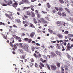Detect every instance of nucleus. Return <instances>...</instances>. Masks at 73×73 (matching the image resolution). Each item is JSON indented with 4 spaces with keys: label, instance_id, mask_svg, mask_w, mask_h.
Returning a JSON list of instances; mask_svg holds the SVG:
<instances>
[{
    "label": "nucleus",
    "instance_id": "1",
    "mask_svg": "<svg viewBox=\"0 0 73 73\" xmlns=\"http://www.w3.org/2000/svg\"><path fill=\"white\" fill-rule=\"evenodd\" d=\"M21 46L22 47H21V48H22L23 49L25 50L26 51H27L28 50V47H29V46L28 45L22 44Z\"/></svg>",
    "mask_w": 73,
    "mask_h": 73
},
{
    "label": "nucleus",
    "instance_id": "2",
    "mask_svg": "<svg viewBox=\"0 0 73 73\" xmlns=\"http://www.w3.org/2000/svg\"><path fill=\"white\" fill-rule=\"evenodd\" d=\"M4 1L5 2V3H6V4H4L3 3H1V4L3 6H7V5H10V3H9L8 1H6V0H4Z\"/></svg>",
    "mask_w": 73,
    "mask_h": 73
},
{
    "label": "nucleus",
    "instance_id": "3",
    "mask_svg": "<svg viewBox=\"0 0 73 73\" xmlns=\"http://www.w3.org/2000/svg\"><path fill=\"white\" fill-rule=\"evenodd\" d=\"M40 21L43 24H47V23H48V21H46L43 18H41Z\"/></svg>",
    "mask_w": 73,
    "mask_h": 73
},
{
    "label": "nucleus",
    "instance_id": "4",
    "mask_svg": "<svg viewBox=\"0 0 73 73\" xmlns=\"http://www.w3.org/2000/svg\"><path fill=\"white\" fill-rule=\"evenodd\" d=\"M25 3H28V4H30L31 2L29 1L28 0H22V2H21V4H24Z\"/></svg>",
    "mask_w": 73,
    "mask_h": 73
},
{
    "label": "nucleus",
    "instance_id": "5",
    "mask_svg": "<svg viewBox=\"0 0 73 73\" xmlns=\"http://www.w3.org/2000/svg\"><path fill=\"white\" fill-rule=\"evenodd\" d=\"M70 44L68 43L67 45V49L66 50H70V49H72V48L71 47V46H69Z\"/></svg>",
    "mask_w": 73,
    "mask_h": 73
},
{
    "label": "nucleus",
    "instance_id": "6",
    "mask_svg": "<svg viewBox=\"0 0 73 73\" xmlns=\"http://www.w3.org/2000/svg\"><path fill=\"white\" fill-rule=\"evenodd\" d=\"M50 53L51 54V57H54V56L56 57V56H57V55L53 52H51Z\"/></svg>",
    "mask_w": 73,
    "mask_h": 73
},
{
    "label": "nucleus",
    "instance_id": "7",
    "mask_svg": "<svg viewBox=\"0 0 73 73\" xmlns=\"http://www.w3.org/2000/svg\"><path fill=\"white\" fill-rule=\"evenodd\" d=\"M51 66L52 70H56L57 69L56 66L55 65H51Z\"/></svg>",
    "mask_w": 73,
    "mask_h": 73
},
{
    "label": "nucleus",
    "instance_id": "8",
    "mask_svg": "<svg viewBox=\"0 0 73 73\" xmlns=\"http://www.w3.org/2000/svg\"><path fill=\"white\" fill-rule=\"evenodd\" d=\"M56 23V24L58 26H60V27H61V26H62V24H61V22L59 21H57ZM60 28H62V27L61 26Z\"/></svg>",
    "mask_w": 73,
    "mask_h": 73
},
{
    "label": "nucleus",
    "instance_id": "9",
    "mask_svg": "<svg viewBox=\"0 0 73 73\" xmlns=\"http://www.w3.org/2000/svg\"><path fill=\"white\" fill-rule=\"evenodd\" d=\"M14 1L15 3H14L12 5L13 6V7H17V3L15 1V0H14Z\"/></svg>",
    "mask_w": 73,
    "mask_h": 73
},
{
    "label": "nucleus",
    "instance_id": "10",
    "mask_svg": "<svg viewBox=\"0 0 73 73\" xmlns=\"http://www.w3.org/2000/svg\"><path fill=\"white\" fill-rule=\"evenodd\" d=\"M35 35V33L32 32L30 34V36L31 38H33Z\"/></svg>",
    "mask_w": 73,
    "mask_h": 73
},
{
    "label": "nucleus",
    "instance_id": "11",
    "mask_svg": "<svg viewBox=\"0 0 73 73\" xmlns=\"http://www.w3.org/2000/svg\"><path fill=\"white\" fill-rule=\"evenodd\" d=\"M57 36L59 37V38L60 39H62V36L61 35L58 34L57 35Z\"/></svg>",
    "mask_w": 73,
    "mask_h": 73
},
{
    "label": "nucleus",
    "instance_id": "12",
    "mask_svg": "<svg viewBox=\"0 0 73 73\" xmlns=\"http://www.w3.org/2000/svg\"><path fill=\"white\" fill-rule=\"evenodd\" d=\"M26 13L28 16H31V12L30 11H27L26 12Z\"/></svg>",
    "mask_w": 73,
    "mask_h": 73
},
{
    "label": "nucleus",
    "instance_id": "13",
    "mask_svg": "<svg viewBox=\"0 0 73 73\" xmlns=\"http://www.w3.org/2000/svg\"><path fill=\"white\" fill-rule=\"evenodd\" d=\"M22 44L21 43H17V46H19L20 48H22V47L21 46H22Z\"/></svg>",
    "mask_w": 73,
    "mask_h": 73
},
{
    "label": "nucleus",
    "instance_id": "14",
    "mask_svg": "<svg viewBox=\"0 0 73 73\" xmlns=\"http://www.w3.org/2000/svg\"><path fill=\"white\" fill-rule=\"evenodd\" d=\"M64 68L65 70H69V67L66 65H64Z\"/></svg>",
    "mask_w": 73,
    "mask_h": 73
},
{
    "label": "nucleus",
    "instance_id": "15",
    "mask_svg": "<svg viewBox=\"0 0 73 73\" xmlns=\"http://www.w3.org/2000/svg\"><path fill=\"white\" fill-rule=\"evenodd\" d=\"M49 15H47V16L46 17H45V19H46L47 20H48V21H50V20H49Z\"/></svg>",
    "mask_w": 73,
    "mask_h": 73
},
{
    "label": "nucleus",
    "instance_id": "16",
    "mask_svg": "<svg viewBox=\"0 0 73 73\" xmlns=\"http://www.w3.org/2000/svg\"><path fill=\"white\" fill-rule=\"evenodd\" d=\"M56 54H57V55H58L59 56L61 54V52L59 51H56Z\"/></svg>",
    "mask_w": 73,
    "mask_h": 73
},
{
    "label": "nucleus",
    "instance_id": "17",
    "mask_svg": "<svg viewBox=\"0 0 73 73\" xmlns=\"http://www.w3.org/2000/svg\"><path fill=\"white\" fill-rule=\"evenodd\" d=\"M58 1L61 4H64V1L62 0H59Z\"/></svg>",
    "mask_w": 73,
    "mask_h": 73
},
{
    "label": "nucleus",
    "instance_id": "18",
    "mask_svg": "<svg viewBox=\"0 0 73 73\" xmlns=\"http://www.w3.org/2000/svg\"><path fill=\"white\" fill-rule=\"evenodd\" d=\"M18 51H19L21 53H24V52L23 51V50L21 49H19L18 50Z\"/></svg>",
    "mask_w": 73,
    "mask_h": 73
},
{
    "label": "nucleus",
    "instance_id": "19",
    "mask_svg": "<svg viewBox=\"0 0 73 73\" xmlns=\"http://www.w3.org/2000/svg\"><path fill=\"white\" fill-rule=\"evenodd\" d=\"M16 22L17 23H21V21H20V20L19 19H16Z\"/></svg>",
    "mask_w": 73,
    "mask_h": 73
},
{
    "label": "nucleus",
    "instance_id": "20",
    "mask_svg": "<svg viewBox=\"0 0 73 73\" xmlns=\"http://www.w3.org/2000/svg\"><path fill=\"white\" fill-rule=\"evenodd\" d=\"M31 15H32V17H34L35 16V13L33 12V11H31Z\"/></svg>",
    "mask_w": 73,
    "mask_h": 73
},
{
    "label": "nucleus",
    "instance_id": "21",
    "mask_svg": "<svg viewBox=\"0 0 73 73\" xmlns=\"http://www.w3.org/2000/svg\"><path fill=\"white\" fill-rule=\"evenodd\" d=\"M65 10L66 11H67L68 13H70V11H69V9H68V8H65Z\"/></svg>",
    "mask_w": 73,
    "mask_h": 73
},
{
    "label": "nucleus",
    "instance_id": "22",
    "mask_svg": "<svg viewBox=\"0 0 73 73\" xmlns=\"http://www.w3.org/2000/svg\"><path fill=\"white\" fill-rule=\"evenodd\" d=\"M8 12L9 13V15L10 16H12V15H13V14H12V12H11L9 11H8Z\"/></svg>",
    "mask_w": 73,
    "mask_h": 73
},
{
    "label": "nucleus",
    "instance_id": "23",
    "mask_svg": "<svg viewBox=\"0 0 73 73\" xmlns=\"http://www.w3.org/2000/svg\"><path fill=\"white\" fill-rule=\"evenodd\" d=\"M68 36L69 37H73V35L72 34H68Z\"/></svg>",
    "mask_w": 73,
    "mask_h": 73
},
{
    "label": "nucleus",
    "instance_id": "24",
    "mask_svg": "<svg viewBox=\"0 0 73 73\" xmlns=\"http://www.w3.org/2000/svg\"><path fill=\"white\" fill-rule=\"evenodd\" d=\"M50 33L51 35H56V34L55 32H53V31L51 32Z\"/></svg>",
    "mask_w": 73,
    "mask_h": 73
},
{
    "label": "nucleus",
    "instance_id": "25",
    "mask_svg": "<svg viewBox=\"0 0 73 73\" xmlns=\"http://www.w3.org/2000/svg\"><path fill=\"white\" fill-rule=\"evenodd\" d=\"M50 33L51 35H56V34L55 32H53V31L51 32Z\"/></svg>",
    "mask_w": 73,
    "mask_h": 73
},
{
    "label": "nucleus",
    "instance_id": "26",
    "mask_svg": "<svg viewBox=\"0 0 73 73\" xmlns=\"http://www.w3.org/2000/svg\"><path fill=\"white\" fill-rule=\"evenodd\" d=\"M56 64L57 66H58L59 68L60 67V63L58 62H57V63Z\"/></svg>",
    "mask_w": 73,
    "mask_h": 73
},
{
    "label": "nucleus",
    "instance_id": "27",
    "mask_svg": "<svg viewBox=\"0 0 73 73\" xmlns=\"http://www.w3.org/2000/svg\"><path fill=\"white\" fill-rule=\"evenodd\" d=\"M33 20H34V23H35V24H37V21H36V19L35 18H33Z\"/></svg>",
    "mask_w": 73,
    "mask_h": 73
},
{
    "label": "nucleus",
    "instance_id": "28",
    "mask_svg": "<svg viewBox=\"0 0 73 73\" xmlns=\"http://www.w3.org/2000/svg\"><path fill=\"white\" fill-rule=\"evenodd\" d=\"M47 7H48V8H50V5L49 3H47Z\"/></svg>",
    "mask_w": 73,
    "mask_h": 73
},
{
    "label": "nucleus",
    "instance_id": "29",
    "mask_svg": "<svg viewBox=\"0 0 73 73\" xmlns=\"http://www.w3.org/2000/svg\"><path fill=\"white\" fill-rule=\"evenodd\" d=\"M31 41H32L31 39H29L28 40V42H29V43H31Z\"/></svg>",
    "mask_w": 73,
    "mask_h": 73
},
{
    "label": "nucleus",
    "instance_id": "30",
    "mask_svg": "<svg viewBox=\"0 0 73 73\" xmlns=\"http://www.w3.org/2000/svg\"><path fill=\"white\" fill-rule=\"evenodd\" d=\"M31 43L33 44V45H36V42L34 41H32Z\"/></svg>",
    "mask_w": 73,
    "mask_h": 73
},
{
    "label": "nucleus",
    "instance_id": "31",
    "mask_svg": "<svg viewBox=\"0 0 73 73\" xmlns=\"http://www.w3.org/2000/svg\"><path fill=\"white\" fill-rule=\"evenodd\" d=\"M58 9H59V11H62L63 10V9H62V8L61 7H59L58 8Z\"/></svg>",
    "mask_w": 73,
    "mask_h": 73
},
{
    "label": "nucleus",
    "instance_id": "32",
    "mask_svg": "<svg viewBox=\"0 0 73 73\" xmlns=\"http://www.w3.org/2000/svg\"><path fill=\"white\" fill-rule=\"evenodd\" d=\"M40 64L42 67H44V65L43 64V63L40 62Z\"/></svg>",
    "mask_w": 73,
    "mask_h": 73
},
{
    "label": "nucleus",
    "instance_id": "33",
    "mask_svg": "<svg viewBox=\"0 0 73 73\" xmlns=\"http://www.w3.org/2000/svg\"><path fill=\"white\" fill-rule=\"evenodd\" d=\"M5 25V23H3L1 22H0V25Z\"/></svg>",
    "mask_w": 73,
    "mask_h": 73
},
{
    "label": "nucleus",
    "instance_id": "34",
    "mask_svg": "<svg viewBox=\"0 0 73 73\" xmlns=\"http://www.w3.org/2000/svg\"><path fill=\"white\" fill-rule=\"evenodd\" d=\"M30 26L32 28H35V27H34V26H33V25H32V24L30 25Z\"/></svg>",
    "mask_w": 73,
    "mask_h": 73
},
{
    "label": "nucleus",
    "instance_id": "35",
    "mask_svg": "<svg viewBox=\"0 0 73 73\" xmlns=\"http://www.w3.org/2000/svg\"><path fill=\"white\" fill-rule=\"evenodd\" d=\"M43 57L44 58H45V59H46V60H48V58H47V57L45 55H44L43 56Z\"/></svg>",
    "mask_w": 73,
    "mask_h": 73
},
{
    "label": "nucleus",
    "instance_id": "36",
    "mask_svg": "<svg viewBox=\"0 0 73 73\" xmlns=\"http://www.w3.org/2000/svg\"><path fill=\"white\" fill-rule=\"evenodd\" d=\"M62 15L63 16H66V14L65 12H63L62 13Z\"/></svg>",
    "mask_w": 73,
    "mask_h": 73
},
{
    "label": "nucleus",
    "instance_id": "37",
    "mask_svg": "<svg viewBox=\"0 0 73 73\" xmlns=\"http://www.w3.org/2000/svg\"><path fill=\"white\" fill-rule=\"evenodd\" d=\"M37 17L38 18H40V14H39V13L37 14Z\"/></svg>",
    "mask_w": 73,
    "mask_h": 73
},
{
    "label": "nucleus",
    "instance_id": "38",
    "mask_svg": "<svg viewBox=\"0 0 73 73\" xmlns=\"http://www.w3.org/2000/svg\"><path fill=\"white\" fill-rule=\"evenodd\" d=\"M35 49H38V50H39V49H41V48L40 47H38L37 46L35 47Z\"/></svg>",
    "mask_w": 73,
    "mask_h": 73
},
{
    "label": "nucleus",
    "instance_id": "39",
    "mask_svg": "<svg viewBox=\"0 0 73 73\" xmlns=\"http://www.w3.org/2000/svg\"><path fill=\"white\" fill-rule=\"evenodd\" d=\"M64 34H67L69 33V32L68 31H65L64 32Z\"/></svg>",
    "mask_w": 73,
    "mask_h": 73
},
{
    "label": "nucleus",
    "instance_id": "40",
    "mask_svg": "<svg viewBox=\"0 0 73 73\" xmlns=\"http://www.w3.org/2000/svg\"><path fill=\"white\" fill-rule=\"evenodd\" d=\"M16 39H17V40H20L21 39V38L17 36L16 37Z\"/></svg>",
    "mask_w": 73,
    "mask_h": 73
},
{
    "label": "nucleus",
    "instance_id": "41",
    "mask_svg": "<svg viewBox=\"0 0 73 73\" xmlns=\"http://www.w3.org/2000/svg\"><path fill=\"white\" fill-rule=\"evenodd\" d=\"M9 2L11 4H12V0H9Z\"/></svg>",
    "mask_w": 73,
    "mask_h": 73
},
{
    "label": "nucleus",
    "instance_id": "42",
    "mask_svg": "<svg viewBox=\"0 0 73 73\" xmlns=\"http://www.w3.org/2000/svg\"><path fill=\"white\" fill-rule=\"evenodd\" d=\"M62 48H63V49H62V51H64V50H65V49L64 48V46L63 45H62Z\"/></svg>",
    "mask_w": 73,
    "mask_h": 73
},
{
    "label": "nucleus",
    "instance_id": "43",
    "mask_svg": "<svg viewBox=\"0 0 73 73\" xmlns=\"http://www.w3.org/2000/svg\"><path fill=\"white\" fill-rule=\"evenodd\" d=\"M55 9H56V11H58L59 10V9L58 8V7H55Z\"/></svg>",
    "mask_w": 73,
    "mask_h": 73
},
{
    "label": "nucleus",
    "instance_id": "44",
    "mask_svg": "<svg viewBox=\"0 0 73 73\" xmlns=\"http://www.w3.org/2000/svg\"><path fill=\"white\" fill-rule=\"evenodd\" d=\"M14 48H15V49H17V46H16V45L14 44L13 46Z\"/></svg>",
    "mask_w": 73,
    "mask_h": 73
},
{
    "label": "nucleus",
    "instance_id": "45",
    "mask_svg": "<svg viewBox=\"0 0 73 73\" xmlns=\"http://www.w3.org/2000/svg\"><path fill=\"white\" fill-rule=\"evenodd\" d=\"M25 56L24 55H23L22 56V58L23 59H25Z\"/></svg>",
    "mask_w": 73,
    "mask_h": 73
},
{
    "label": "nucleus",
    "instance_id": "46",
    "mask_svg": "<svg viewBox=\"0 0 73 73\" xmlns=\"http://www.w3.org/2000/svg\"><path fill=\"white\" fill-rule=\"evenodd\" d=\"M10 44L11 47H13V44H12V42H10Z\"/></svg>",
    "mask_w": 73,
    "mask_h": 73
},
{
    "label": "nucleus",
    "instance_id": "47",
    "mask_svg": "<svg viewBox=\"0 0 73 73\" xmlns=\"http://www.w3.org/2000/svg\"><path fill=\"white\" fill-rule=\"evenodd\" d=\"M70 21L73 23V18L71 19L70 18Z\"/></svg>",
    "mask_w": 73,
    "mask_h": 73
},
{
    "label": "nucleus",
    "instance_id": "48",
    "mask_svg": "<svg viewBox=\"0 0 73 73\" xmlns=\"http://www.w3.org/2000/svg\"><path fill=\"white\" fill-rule=\"evenodd\" d=\"M35 47H33L32 48V50L33 51H34V50H35Z\"/></svg>",
    "mask_w": 73,
    "mask_h": 73
},
{
    "label": "nucleus",
    "instance_id": "49",
    "mask_svg": "<svg viewBox=\"0 0 73 73\" xmlns=\"http://www.w3.org/2000/svg\"><path fill=\"white\" fill-rule=\"evenodd\" d=\"M35 66L36 68H37V66H38V65H37V63H35Z\"/></svg>",
    "mask_w": 73,
    "mask_h": 73
},
{
    "label": "nucleus",
    "instance_id": "50",
    "mask_svg": "<svg viewBox=\"0 0 73 73\" xmlns=\"http://www.w3.org/2000/svg\"><path fill=\"white\" fill-rule=\"evenodd\" d=\"M48 30L49 31V32H50V33L52 31H53L52 30L50 29H49Z\"/></svg>",
    "mask_w": 73,
    "mask_h": 73
},
{
    "label": "nucleus",
    "instance_id": "51",
    "mask_svg": "<svg viewBox=\"0 0 73 73\" xmlns=\"http://www.w3.org/2000/svg\"><path fill=\"white\" fill-rule=\"evenodd\" d=\"M24 40H25V41H28V40H29V39L28 38H25Z\"/></svg>",
    "mask_w": 73,
    "mask_h": 73
},
{
    "label": "nucleus",
    "instance_id": "52",
    "mask_svg": "<svg viewBox=\"0 0 73 73\" xmlns=\"http://www.w3.org/2000/svg\"><path fill=\"white\" fill-rule=\"evenodd\" d=\"M5 15L6 17H9V15L7 13L5 14Z\"/></svg>",
    "mask_w": 73,
    "mask_h": 73
},
{
    "label": "nucleus",
    "instance_id": "53",
    "mask_svg": "<svg viewBox=\"0 0 73 73\" xmlns=\"http://www.w3.org/2000/svg\"><path fill=\"white\" fill-rule=\"evenodd\" d=\"M13 27H14V28H17V27L15 25H14L13 26Z\"/></svg>",
    "mask_w": 73,
    "mask_h": 73
},
{
    "label": "nucleus",
    "instance_id": "54",
    "mask_svg": "<svg viewBox=\"0 0 73 73\" xmlns=\"http://www.w3.org/2000/svg\"><path fill=\"white\" fill-rule=\"evenodd\" d=\"M52 13H54L55 12H56V10L55 9H54L52 11Z\"/></svg>",
    "mask_w": 73,
    "mask_h": 73
},
{
    "label": "nucleus",
    "instance_id": "55",
    "mask_svg": "<svg viewBox=\"0 0 73 73\" xmlns=\"http://www.w3.org/2000/svg\"><path fill=\"white\" fill-rule=\"evenodd\" d=\"M58 15H59V16H61V12L59 11L58 12Z\"/></svg>",
    "mask_w": 73,
    "mask_h": 73
},
{
    "label": "nucleus",
    "instance_id": "56",
    "mask_svg": "<svg viewBox=\"0 0 73 73\" xmlns=\"http://www.w3.org/2000/svg\"><path fill=\"white\" fill-rule=\"evenodd\" d=\"M13 37H14V38H16V37H17L16 35H13Z\"/></svg>",
    "mask_w": 73,
    "mask_h": 73
},
{
    "label": "nucleus",
    "instance_id": "57",
    "mask_svg": "<svg viewBox=\"0 0 73 73\" xmlns=\"http://www.w3.org/2000/svg\"><path fill=\"white\" fill-rule=\"evenodd\" d=\"M35 12L36 13H37V14H38V11L37 10H36L35 11Z\"/></svg>",
    "mask_w": 73,
    "mask_h": 73
},
{
    "label": "nucleus",
    "instance_id": "58",
    "mask_svg": "<svg viewBox=\"0 0 73 73\" xmlns=\"http://www.w3.org/2000/svg\"><path fill=\"white\" fill-rule=\"evenodd\" d=\"M64 68V67H61V70H62L63 71V72H64V69L63 68Z\"/></svg>",
    "mask_w": 73,
    "mask_h": 73
},
{
    "label": "nucleus",
    "instance_id": "59",
    "mask_svg": "<svg viewBox=\"0 0 73 73\" xmlns=\"http://www.w3.org/2000/svg\"><path fill=\"white\" fill-rule=\"evenodd\" d=\"M42 13H44V14L47 13V12H44L43 11H42Z\"/></svg>",
    "mask_w": 73,
    "mask_h": 73
},
{
    "label": "nucleus",
    "instance_id": "60",
    "mask_svg": "<svg viewBox=\"0 0 73 73\" xmlns=\"http://www.w3.org/2000/svg\"><path fill=\"white\" fill-rule=\"evenodd\" d=\"M37 32H38V33H40V32H41V31H40V30L39 29H38Z\"/></svg>",
    "mask_w": 73,
    "mask_h": 73
},
{
    "label": "nucleus",
    "instance_id": "61",
    "mask_svg": "<svg viewBox=\"0 0 73 73\" xmlns=\"http://www.w3.org/2000/svg\"><path fill=\"white\" fill-rule=\"evenodd\" d=\"M34 56L35 57L37 58L38 57V56H37L36 54H34Z\"/></svg>",
    "mask_w": 73,
    "mask_h": 73
},
{
    "label": "nucleus",
    "instance_id": "62",
    "mask_svg": "<svg viewBox=\"0 0 73 73\" xmlns=\"http://www.w3.org/2000/svg\"><path fill=\"white\" fill-rule=\"evenodd\" d=\"M31 62H33L34 61V60L33 58H32L31 59Z\"/></svg>",
    "mask_w": 73,
    "mask_h": 73
},
{
    "label": "nucleus",
    "instance_id": "63",
    "mask_svg": "<svg viewBox=\"0 0 73 73\" xmlns=\"http://www.w3.org/2000/svg\"><path fill=\"white\" fill-rule=\"evenodd\" d=\"M35 7V6H33V5H31L30 6V8H33V7Z\"/></svg>",
    "mask_w": 73,
    "mask_h": 73
},
{
    "label": "nucleus",
    "instance_id": "64",
    "mask_svg": "<svg viewBox=\"0 0 73 73\" xmlns=\"http://www.w3.org/2000/svg\"><path fill=\"white\" fill-rule=\"evenodd\" d=\"M62 24L64 26H65V25H66V24L64 22Z\"/></svg>",
    "mask_w": 73,
    "mask_h": 73
}]
</instances>
